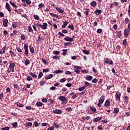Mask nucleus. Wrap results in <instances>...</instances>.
Segmentation results:
<instances>
[{
  "instance_id": "1",
  "label": "nucleus",
  "mask_w": 130,
  "mask_h": 130,
  "mask_svg": "<svg viewBox=\"0 0 130 130\" xmlns=\"http://www.w3.org/2000/svg\"><path fill=\"white\" fill-rule=\"evenodd\" d=\"M58 99H59V100L62 102V104L64 105H66V104L68 103V99H67V98H66V96H60L58 98Z\"/></svg>"
},
{
  "instance_id": "2",
  "label": "nucleus",
  "mask_w": 130,
  "mask_h": 130,
  "mask_svg": "<svg viewBox=\"0 0 130 130\" xmlns=\"http://www.w3.org/2000/svg\"><path fill=\"white\" fill-rule=\"evenodd\" d=\"M9 69H10V71H11V72L12 73H14V72H15V70H14V69H15V62H14L13 61H10L9 62Z\"/></svg>"
},
{
  "instance_id": "3",
  "label": "nucleus",
  "mask_w": 130,
  "mask_h": 130,
  "mask_svg": "<svg viewBox=\"0 0 130 130\" xmlns=\"http://www.w3.org/2000/svg\"><path fill=\"white\" fill-rule=\"evenodd\" d=\"M24 54L26 56L29 55V49H28V45L27 43L24 44Z\"/></svg>"
},
{
  "instance_id": "4",
  "label": "nucleus",
  "mask_w": 130,
  "mask_h": 130,
  "mask_svg": "<svg viewBox=\"0 0 130 130\" xmlns=\"http://www.w3.org/2000/svg\"><path fill=\"white\" fill-rule=\"evenodd\" d=\"M121 96V93L117 91L115 94V99L117 101H120V97Z\"/></svg>"
},
{
  "instance_id": "5",
  "label": "nucleus",
  "mask_w": 130,
  "mask_h": 130,
  "mask_svg": "<svg viewBox=\"0 0 130 130\" xmlns=\"http://www.w3.org/2000/svg\"><path fill=\"white\" fill-rule=\"evenodd\" d=\"M74 68L75 69H74V72L75 73H76V74H80V70H81V69H82V67H80V66H75Z\"/></svg>"
},
{
  "instance_id": "6",
  "label": "nucleus",
  "mask_w": 130,
  "mask_h": 130,
  "mask_svg": "<svg viewBox=\"0 0 130 130\" xmlns=\"http://www.w3.org/2000/svg\"><path fill=\"white\" fill-rule=\"evenodd\" d=\"M47 26H48L47 23L45 22L43 23V25L41 24L40 23V25L39 27H40V28H41V29H43L44 30H46V29H47Z\"/></svg>"
},
{
  "instance_id": "7",
  "label": "nucleus",
  "mask_w": 130,
  "mask_h": 130,
  "mask_svg": "<svg viewBox=\"0 0 130 130\" xmlns=\"http://www.w3.org/2000/svg\"><path fill=\"white\" fill-rule=\"evenodd\" d=\"M106 61H105V63H107V64H111L112 65L113 64V61L112 60H111L109 58H106Z\"/></svg>"
},
{
  "instance_id": "8",
  "label": "nucleus",
  "mask_w": 130,
  "mask_h": 130,
  "mask_svg": "<svg viewBox=\"0 0 130 130\" xmlns=\"http://www.w3.org/2000/svg\"><path fill=\"white\" fill-rule=\"evenodd\" d=\"M52 112L53 113H54V114H61V113H62V111L59 109H55V110H54L52 111Z\"/></svg>"
},
{
  "instance_id": "9",
  "label": "nucleus",
  "mask_w": 130,
  "mask_h": 130,
  "mask_svg": "<svg viewBox=\"0 0 130 130\" xmlns=\"http://www.w3.org/2000/svg\"><path fill=\"white\" fill-rule=\"evenodd\" d=\"M129 30L128 29V28H125L124 32H123V34H124V36H125V38H126L127 37V36H128V34L129 33Z\"/></svg>"
},
{
  "instance_id": "10",
  "label": "nucleus",
  "mask_w": 130,
  "mask_h": 130,
  "mask_svg": "<svg viewBox=\"0 0 130 130\" xmlns=\"http://www.w3.org/2000/svg\"><path fill=\"white\" fill-rule=\"evenodd\" d=\"M3 26L4 27H8V23H9V20L8 19H4L3 20Z\"/></svg>"
},
{
  "instance_id": "11",
  "label": "nucleus",
  "mask_w": 130,
  "mask_h": 130,
  "mask_svg": "<svg viewBox=\"0 0 130 130\" xmlns=\"http://www.w3.org/2000/svg\"><path fill=\"white\" fill-rule=\"evenodd\" d=\"M64 40L66 41H69L70 42H72L74 41V39L73 38H70L69 36H67L66 37H65L64 38Z\"/></svg>"
},
{
  "instance_id": "12",
  "label": "nucleus",
  "mask_w": 130,
  "mask_h": 130,
  "mask_svg": "<svg viewBox=\"0 0 130 130\" xmlns=\"http://www.w3.org/2000/svg\"><path fill=\"white\" fill-rule=\"evenodd\" d=\"M5 7L7 10H8V12H12V10H11V7H10V4H9L8 3H6Z\"/></svg>"
},
{
  "instance_id": "13",
  "label": "nucleus",
  "mask_w": 130,
  "mask_h": 130,
  "mask_svg": "<svg viewBox=\"0 0 130 130\" xmlns=\"http://www.w3.org/2000/svg\"><path fill=\"white\" fill-rule=\"evenodd\" d=\"M104 100H105V96L102 95L99 99V102L101 103H103V102H104Z\"/></svg>"
},
{
  "instance_id": "14",
  "label": "nucleus",
  "mask_w": 130,
  "mask_h": 130,
  "mask_svg": "<svg viewBox=\"0 0 130 130\" xmlns=\"http://www.w3.org/2000/svg\"><path fill=\"white\" fill-rule=\"evenodd\" d=\"M104 106H108L109 107L110 106V101L109 100H107L104 105Z\"/></svg>"
},
{
  "instance_id": "15",
  "label": "nucleus",
  "mask_w": 130,
  "mask_h": 130,
  "mask_svg": "<svg viewBox=\"0 0 130 130\" xmlns=\"http://www.w3.org/2000/svg\"><path fill=\"white\" fill-rule=\"evenodd\" d=\"M52 78H53V75L52 74L47 75H46L45 76L46 80H49L50 79H51Z\"/></svg>"
},
{
  "instance_id": "16",
  "label": "nucleus",
  "mask_w": 130,
  "mask_h": 130,
  "mask_svg": "<svg viewBox=\"0 0 130 130\" xmlns=\"http://www.w3.org/2000/svg\"><path fill=\"white\" fill-rule=\"evenodd\" d=\"M90 6L91 7H92V8H95V7H97V2L95 1L91 2Z\"/></svg>"
},
{
  "instance_id": "17",
  "label": "nucleus",
  "mask_w": 130,
  "mask_h": 130,
  "mask_svg": "<svg viewBox=\"0 0 130 130\" xmlns=\"http://www.w3.org/2000/svg\"><path fill=\"white\" fill-rule=\"evenodd\" d=\"M102 13V10L96 9L95 10V12H94V14H95L96 16H98L99 15H100Z\"/></svg>"
},
{
  "instance_id": "18",
  "label": "nucleus",
  "mask_w": 130,
  "mask_h": 130,
  "mask_svg": "<svg viewBox=\"0 0 130 130\" xmlns=\"http://www.w3.org/2000/svg\"><path fill=\"white\" fill-rule=\"evenodd\" d=\"M89 108L90 110H91V111H92L93 112H96V111H97V110L96 109V108H95L93 106H90Z\"/></svg>"
},
{
  "instance_id": "19",
  "label": "nucleus",
  "mask_w": 130,
  "mask_h": 130,
  "mask_svg": "<svg viewBox=\"0 0 130 130\" xmlns=\"http://www.w3.org/2000/svg\"><path fill=\"white\" fill-rule=\"evenodd\" d=\"M56 10L58 11L59 13H61V14H62V13L64 12V11H63L62 9H61L60 8L58 7H56Z\"/></svg>"
},
{
  "instance_id": "20",
  "label": "nucleus",
  "mask_w": 130,
  "mask_h": 130,
  "mask_svg": "<svg viewBox=\"0 0 130 130\" xmlns=\"http://www.w3.org/2000/svg\"><path fill=\"white\" fill-rule=\"evenodd\" d=\"M6 46L3 47L2 49L0 50V54H4L6 52Z\"/></svg>"
},
{
  "instance_id": "21",
  "label": "nucleus",
  "mask_w": 130,
  "mask_h": 130,
  "mask_svg": "<svg viewBox=\"0 0 130 130\" xmlns=\"http://www.w3.org/2000/svg\"><path fill=\"white\" fill-rule=\"evenodd\" d=\"M128 99H129V98H128L127 95H125V96H124V100H125L124 103H126V104H127L129 101Z\"/></svg>"
},
{
  "instance_id": "22",
  "label": "nucleus",
  "mask_w": 130,
  "mask_h": 130,
  "mask_svg": "<svg viewBox=\"0 0 130 130\" xmlns=\"http://www.w3.org/2000/svg\"><path fill=\"white\" fill-rule=\"evenodd\" d=\"M86 80H87V81H91V80H93V76L87 75L86 77Z\"/></svg>"
},
{
  "instance_id": "23",
  "label": "nucleus",
  "mask_w": 130,
  "mask_h": 130,
  "mask_svg": "<svg viewBox=\"0 0 130 130\" xmlns=\"http://www.w3.org/2000/svg\"><path fill=\"white\" fill-rule=\"evenodd\" d=\"M101 119H102V117H96L94 118V119L93 120V122H98V121H100Z\"/></svg>"
},
{
  "instance_id": "24",
  "label": "nucleus",
  "mask_w": 130,
  "mask_h": 130,
  "mask_svg": "<svg viewBox=\"0 0 130 130\" xmlns=\"http://www.w3.org/2000/svg\"><path fill=\"white\" fill-rule=\"evenodd\" d=\"M122 35L121 31H119L117 33L116 37L117 38H120L121 37V35Z\"/></svg>"
},
{
  "instance_id": "25",
  "label": "nucleus",
  "mask_w": 130,
  "mask_h": 130,
  "mask_svg": "<svg viewBox=\"0 0 130 130\" xmlns=\"http://www.w3.org/2000/svg\"><path fill=\"white\" fill-rule=\"evenodd\" d=\"M22 3H25L27 4V5H30L31 4V0H22Z\"/></svg>"
},
{
  "instance_id": "26",
  "label": "nucleus",
  "mask_w": 130,
  "mask_h": 130,
  "mask_svg": "<svg viewBox=\"0 0 130 130\" xmlns=\"http://www.w3.org/2000/svg\"><path fill=\"white\" fill-rule=\"evenodd\" d=\"M10 4L12 6V7H14L15 9H18V6L15 4L13 2L10 1Z\"/></svg>"
},
{
  "instance_id": "27",
  "label": "nucleus",
  "mask_w": 130,
  "mask_h": 130,
  "mask_svg": "<svg viewBox=\"0 0 130 130\" xmlns=\"http://www.w3.org/2000/svg\"><path fill=\"white\" fill-rule=\"evenodd\" d=\"M63 73V71L62 70H55L53 73L54 74H62Z\"/></svg>"
},
{
  "instance_id": "28",
  "label": "nucleus",
  "mask_w": 130,
  "mask_h": 130,
  "mask_svg": "<svg viewBox=\"0 0 130 130\" xmlns=\"http://www.w3.org/2000/svg\"><path fill=\"white\" fill-rule=\"evenodd\" d=\"M28 74H29V75L31 76V77H32V78H35V79H36L37 78V75L32 72H29Z\"/></svg>"
},
{
  "instance_id": "29",
  "label": "nucleus",
  "mask_w": 130,
  "mask_h": 130,
  "mask_svg": "<svg viewBox=\"0 0 130 130\" xmlns=\"http://www.w3.org/2000/svg\"><path fill=\"white\" fill-rule=\"evenodd\" d=\"M65 110L67 111V112H72L73 111V108L71 107H68Z\"/></svg>"
},
{
  "instance_id": "30",
  "label": "nucleus",
  "mask_w": 130,
  "mask_h": 130,
  "mask_svg": "<svg viewBox=\"0 0 130 130\" xmlns=\"http://www.w3.org/2000/svg\"><path fill=\"white\" fill-rule=\"evenodd\" d=\"M113 112L115 114H118V113L119 112V109H118V108H115Z\"/></svg>"
},
{
  "instance_id": "31",
  "label": "nucleus",
  "mask_w": 130,
  "mask_h": 130,
  "mask_svg": "<svg viewBox=\"0 0 130 130\" xmlns=\"http://www.w3.org/2000/svg\"><path fill=\"white\" fill-rule=\"evenodd\" d=\"M82 52L85 54H87V55L90 54V51L86 50H82Z\"/></svg>"
},
{
  "instance_id": "32",
  "label": "nucleus",
  "mask_w": 130,
  "mask_h": 130,
  "mask_svg": "<svg viewBox=\"0 0 130 130\" xmlns=\"http://www.w3.org/2000/svg\"><path fill=\"white\" fill-rule=\"evenodd\" d=\"M29 50L31 53H34V48L31 45L29 46Z\"/></svg>"
},
{
  "instance_id": "33",
  "label": "nucleus",
  "mask_w": 130,
  "mask_h": 130,
  "mask_svg": "<svg viewBox=\"0 0 130 130\" xmlns=\"http://www.w3.org/2000/svg\"><path fill=\"white\" fill-rule=\"evenodd\" d=\"M15 104H16L18 107H24V105L19 102L15 103Z\"/></svg>"
},
{
  "instance_id": "34",
  "label": "nucleus",
  "mask_w": 130,
  "mask_h": 130,
  "mask_svg": "<svg viewBox=\"0 0 130 130\" xmlns=\"http://www.w3.org/2000/svg\"><path fill=\"white\" fill-rule=\"evenodd\" d=\"M68 28H69L70 29L72 30V31H74V30H75V27L74 26L73 24H71V25H68Z\"/></svg>"
},
{
  "instance_id": "35",
  "label": "nucleus",
  "mask_w": 130,
  "mask_h": 130,
  "mask_svg": "<svg viewBox=\"0 0 130 130\" xmlns=\"http://www.w3.org/2000/svg\"><path fill=\"white\" fill-rule=\"evenodd\" d=\"M12 126L14 127V128H16L18 126V122H15L12 123Z\"/></svg>"
},
{
  "instance_id": "36",
  "label": "nucleus",
  "mask_w": 130,
  "mask_h": 130,
  "mask_svg": "<svg viewBox=\"0 0 130 130\" xmlns=\"http://www.w3.org/2000/svg\"><path fill=\"white\" fill-rule=\"evenodd\" d=\"M72 44V43L70 42H66L64 43V48H67V47L69 46V45H71Z\"/></svg>"
},
{
  "instance_id": "37",
  "label": "nucleus",
  "mask_w": 130,
  "mask_h": 130,
  "mask_svg": "<svg viewBox=\"0 0 130 130\" xmlns=\"http://www.w3.org/2000/svg\"><path fill=\"white\" fill-rule=\"evenodd\" d=\"M9 53L11 55V56H13V57L16 56V54L12 50L10 51Z\"/></svg>"
},
{
  "instance_id": "38",
  "label": "nucleus",
  "mask_w": 130,
  "mask_h": 130,
  "mask_svg": "<svg viewBox=\"0 0 130 130\" xmlns=\"http://www.w3.org/2000/svg\"><path fill=\"white\" fill-rule=\"evenodd\" d=\"M36 105L37 106H38V107H41V106H42V105H43V103H42V102H39L36 103Z\"/></svg>"
},
{
  "instance_id": "39",
  "label": "nucleus",
  "mask_w": 130,
  "mask_h": 130,
  "mask_svg": "<svg viewBox=\"0 0 130 130\" xmlns=\"http://www.w3.org/2000/svg\"><path fill=\"white\" fill-rule=\"evenodd\" d=\"M84 84L85 85H86V86L87 87H91L92 86V84L87 82V81H85L84 82Z\"/></svg>"
},
{
  "instance_id": "40",
  "label": "nucleus",
  "mask_w": 130,
  "mask_h": 130,
  "mask_svg": "<svg viewBox=\"0 0 130 130\" xmlns=\"http://www.w3.org/2000/svg\"><path fill=\"white\" fill-rule=\"evenodd\" d=\"M43 76V73L42 72H41L39 73L38 78V79H41L42 77Z\"/></svg>"
},
{
  "instance_id": "41",
  "label": "nucleus",
  "mask_w": 130,
  "mask_h": 130,
  "mask_svg": "<svg viewBox=\"0 0 130 130\" xmlns=\"http://www.w3.org/2000/svg\"><path fill=\"white\" fill-rule=\"evenodd\" d=\"M126 44H127V41L126 39H124L123 41V45L124 46V47H126Z\"/></svg>"
},
{
  "instance_id": "42",
  "label": "nucleus",
  "mask_w": 130,
  "mask_h": 130,
  "mask_svg": "<svg viewBox=\"0 0 130 130\" xmlns=\"http://www.w3.org/2000/svg\"><path fill=\"white\" fill-rule=\"evenodd\" d=\"M16 50H17L18 52H19L20 54L22 53V49L21 48L17 47Z\"/></svg>"
},
{
  "instance_id": "43",
  "label": "nucleus",
  "mask_w": 130,
  "mask_h": 130,
  "mask_svg": "<svg viewBox=\"0 0 130 130\" xmlns=\"http://www.w3.org/2000/svg\"><path fill=\"white\" fill-rule=\"evenodd\" d=\"M12 27L13 28H17L18 27V24H17L16 22H13Z\"/></svg>"
},
{
  "instance_id": "44",
  "label": "nucleus",
  "mask_w": 130,
  "mask_h": 130,
  "mask_svg": "<svg viewBox=\"0 0 130 130\" xmlns=\"http://www.w3.org/2000/svg\"><path fill=\"white\" fill-rule=\"evenodd\" d=\"M53 125H54V126H55V127H56V128H59V125L58 124H57V123H56V122H54Z\"/></svg>"
},
{
  "instance_id": "45",
  "label": "nucleus",
  "mask_w": 130,
  "mask_h": 130,
  "mask_svg": "<svg viewBox=\"0 0 130 130\" xmlns=\"http://www.w3.org/2000/svg\"><path fill=\"white\" fill-rule=\"evenodd\" d=\"M85 15H86L87 17H89V9H88L87 8H86L85 10Z\"/></svg>"
},
{
  "instance_id": "46",
  "label": "nucleus",
  "mask_w": 130,
  "mask_h": 130,
  "mask_svg": "<svg viewBox=\"0 0 130 130\" xmlns=\"http://www.w3.org/2000/svg\"><path fill=\"white\" fill-rule=\"evenodd\" d=\"M68 52V49H63V53L62 55L64 56L65 55H67V53Z\"/></svg>"
},
{
  "instance_id": "47",
  "label": "nucleus",
  "mask_w": 130,
  "mask_h": 130,
  "mask_svg": "<svg viewBox=\"0 0 130 130\" xmlns=\"http://www.w3.org/2000/svg\"><path fill=\"white\" fill-rule=\"evenodd\" d=\"M30 63V60L26 59L25 61V66H28Z\"/></svg>"
},
{
  "instance_id": "48",
  "label": "nucleus",
  "mask_w": 130,
  "mask_h": 130,
  "mask_svg": "<svg viewBox=\"0 0 130 130\" xmlns=\"http://www.w3.org/2000/svg\"><path fill=\"white\" fill-rule=\"evenodd\" d=\"M26 80H27V81H32V77L28 75L27 76Z\"/></svg>"
},
{
  "instance_id": "49",
  "label": "nucleus",
  "mask_w": 130,
  "mask_h": 130,
  "mask_svg": "<svg viewBox=\"0 0 130 130\" xmlns=\"http://www.w3.org/2000/svg\"><path fill=\"white\" fill-rule=\"evenodd\" d=\"M21 38L22 40H25V39H26V36H25V34H22L21 36Z\"/></svg>"
},
{
  "instance_id": "50",
  "label": "nucleus",
  "mask_w": 130,
  "mask_h": 130,
  "mask_svg": "<svg viewBox=\"0 0 130 130\" xmlns=\"http://www.w3.org/2000/svg\"><path fill=\"white\" fill-rule=\"evenodd\" d=\"M50 16H53L54 17V18H58V16H57L55 14H53L52 13H50Z\"/></svg>"
},
{
  "instance_id": "51",
  "label": "nucleus",
  "mask_w": 130,
  "mask_h": 130,
  "mask_svg": "<svg viewBox=\"0 0 130 130\" xmlns=\"http://www.w3.org/2000/svg\"><path fill=\"white\" fill-rule=\"evenodd\" d=\"M28 29L29 32H31V33H34V32H33V29H32V27L29 26L28 27Z\"/></svg>"
},
{
  "instance_id": "52",
  "label": "nucleus",
  "mask_w": 130,
  "mask_h": 130,
  "mask_svg": "<svg viewBox=\"0 0 130 130\" xmlns=\"http://www.w3.org/2000/svg\"><path fill=\"white\" fill-rule=\"evenodd\" d=\"M102 29L101 28H98L97 29V33H98L99 34H101V33L102 32Z\"/></svg>"
},
{
  "instance_id": "53",
  "label": "nucleus",
  "mask_w": 130,
  "mask_h": 130,
  "mask_svg": "<svg viewBox=\"0 0 130 130\" xmlns=\"http://www.w3.org/2000/svg\"><path fill=\"white\" fill-rule=\"evenodd\" d=\"M44 4L41 3L39 5V8L41 9V8H44ZM38 8V9L39 10V9Z\"/></svg>"
},
{
  "instance_id": "54",
  "label": "nucleus",
  "mask_w": 130,
  "mask_h": 130,
  "mask_svg": "<svg viewBox=\"0 0 130 130\" xmlns=\"http://www.w3.org/2000/svg\"><path fill=\"white\" fill-rule=\"evenodd\" d=\"M13 86L14 88H15V89H17V90H20V87L17 84H14Z\"/></svg>"
},
{
  "instance_id": "55",
  "label": "nucleus",
  "mask_w": 130,
  "mask_h": 130,
  "mask_svg": "<svg viewBox=\"0 0 130 130\" xmlns=\"http://www.w3.org/2000/svg\"><path fill=\"white\" fill-rule=\"evenodd\" d=\"M66 81H67L66 78H62L61 80H60L59 82H60V83H64V82H66Z\"/></svg>"
},
{
  "instance_id": "56",
  "label": "nucleus",
  "mask_w": 130,
  "mask_h": 130,
  "mask_svg": "<svg viewBox=\"0 0 130 130\" xmlns=\"http://www.w3.org/2000/svg\"><path fill=\"white\" fill-rule=\"evenodd\" d=\"M35 26H36V27H38V29H39V26L40 25V22H38L37 23H34Z\"/></svg>"
},
{
  "instance_id": "57",
  "label": "nucleus",
  "mask_w": 130,
  "mask_h": 130,
  "mask_svg": "<svg viewBox=\"0 0 130 130\" xmlns=\"http://www.w3.org/2000/svg\"><path fill=\"white\" fill-rule=\"evenodd\" d=\"M48 101V102H50V104H53L54 103V101L53 100L49 99Z\"/></svg>"
},
{
  "instance_id": "58",
  "label": "nucleus",
  "mask_w": 130,
  "mask_h": 130,
  "mask_svg": "<svg viewBox=\"0 0 130 130\" xmlns=\"http://www.w3.org/2000/svg\"><path fill=\"white\" fill-rule=\"evenodd\" d=\"M1 129H2V130H10V127H9V126H6V127H5L2 128Z\"/></svg>"
},
{
  "instance_id": "59",
  "label": "nucleus",
  "mask_w": 130,
  "mask_h": 130,
  "mask_svg": "<svg viewBox=\"0 0 130 130\" xmlns=\"http://www.w3.org/2000/svg\"><path fill=\"white\" fill-rule=\"evenodd\" d=\"M53 53L54 54L58 55L60 53V52H59V51H53Z\"/></svg>"
},
{
  "instance_id": "60",
  "label": "nucleus",
  "mask_w": 130,
  "mask_h": 130,
  "mask_svg": "<svg viewBox=\"0 0 130 130\" xmlns=\"http://www.w3.org/2000/svg\"><path fill=\"white\" fill-rule=\"evenodd\" d=\"M34 17L35 18V19L36 20H37L38 21V20H39V16H38V15H34Z\"/></svg>"
},
{
  "instance_id": "61",
  "label": "nucleus",
  "mask_w": 130,
  "mask_h": 130,
  "mask_svg": "<svg viewBox=\"0 0 130 130\" xmlns=\"http://www.w3.org/2000/svg\"><path fill=\"white\" fill-rule=\"evenodd\" d=\"M97 82H98V79L94 78L92 80V82L93 83H97Z\"/></svg>"
},
{
  "instance_id": "62",
  "label": "nucleus",
  "mask_w": 130,
  "mask_h": 130,
  "mask_svg": "<svg viewBox=\"0 0 130 130\" xmlns=\"http://www.w3.org/2000/svg\"><path fill=\"white\" fill-rule=\"evenodd\" d=\"M67 24L64 22V21L63 22V25H62L61 27L62 28H66L67 27Z\"/></svg>"
},
{
  "instance_id": "63",
  "label": "nucleus",
  "mask_w": 130,
  "mask_h": 130,
  "mask_svg": "<svg viewBox=\"0 0 130 130\" xmlns=\"http://www.w3.org/2000/svg\"><path fill=\"white\" fill-rule=\"evenodd\" d=\"M54 129V126H52L48 128L47 130H53Z\"/></svg>"
},
{
  "instance_id": "64",
  "label": "nucleus",
  "mask_w": 130,
  "mask_h": 130,
  "mask_svg": "<svg viewBox=\"0 0 130 130\" xmlns=\"http://www.w3.org/2000/svg\"><path fill=\"white\" fill-rule=\"evenodd\" d=\"M125 23H126V24H128V23H129V22H130L129 19H128L127 18H125Z\"/></svg>"
}]
</instances>
